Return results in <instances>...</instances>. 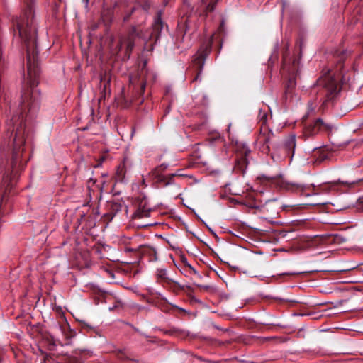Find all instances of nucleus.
Listing matches in <instances>:
<instances>
[{
    "label": "nucleus",
    "mask_w": 363,
    "mask_h": 363,
    "mask_svg": "<svg viewBox=\"0 0 363 363\" xmlns=\"http://www.w3.org/2000/svg\"><path fill=\"white\" fill-rule=\"evenodd\" d=\"M337 183H342V184H345V182L338 181V182H337Z\"/></svg>",
    "instance_id": "c756f323"
},
{
    "label": "nucleus",
    "mask_w": 363,
    "mask_h": 363,
    "mask_svg": "<svg viewBox=\"0 0 363 363\" xmlns=\"http://www.w3.org/2000/svg\"><path fill=\"white\" fill-rule=\"evenodd\" d=\"M316 85L325 89L327 101L332 100L338 92L337 81L331 75L330 71L317 80Z\"/></svg>",
    "instance_id": "20e7f679"
},
{
    "label": "nucleus",
    "mask_w": 363,
    "mask_h": 363,
    "mask_svg": "<svg viewBox=\"0 0 363 363\" xmlns=\"http://www.w3.org/2000/svg\"><path fill=\"white\" fill-rule=\"evenodd\" d=\"M33 1L24 0L26 8L23 14L17 21L19 35L26 48L28 79L30 88L37 86L38 84V78L40 74L36 29L33 26L34 18Z\"/></svg>",
    "instance_id": "f257e3e1"
},
{
    "label": "nucleus",
    "mask_w": 363,
    "mask_h": 363,
    "mask_svg": "<svg viewBox=\"0 0 363 363\" xmlns=\"http://www.w3.org/2000/svg\"><path fill=\"white\" fill-rule=\"evenodd\" d=\"M298 61L294 60L291 67H288L285 64L283 66V70H286L291 77H289L286 84V91L291 92L296 86L295 78L294 74L298 72Z\"/></svg>",
    "instance_id": "0eeeda50"
},
{
    "label": "nucleus",
    "mask_w": 363,
    "mask_h": 363,
    "mask_svg": "<svg viewBox=\"0 0 363 363\" xmlns=\"http://www.w3.org/2000/svg\"><path fill=\"white\" fill-rule=\"evenodd\" d=\"M343 301H340V304H342Z\"/></svg>",
    "instance_id": "72a5a7b5"
},
{
    "label": "nucleus",
    "mask_w": 363,
    "mask_h": 363,
    "mask_svg": "<svg viewBox=\"0 0 363 363\" xmlns=\"http://www.w3.org/2000/svg\"><path fill=\"white\" fill-rule=\"evenodd\" d=\"M118 104L123 107H127L130 104V103L125 98L123 89L121 91V96L118 99Z\"/></svg>",
    "instance_id": "6ab92c4d"
},
{
    "label": "nucleus",
    "mask_w": 363,
    "mask_h": 363,
    "mask_svg": "<svg viewBox=\"0 0 363 363\" xmlns=\"http://www.w3.org/2000/svg\"><path fill=\"white\" fill-rule=\"evenodd\" d=\"M264 325H274L273 323H264Z\"/></svg>",
    "instance_id": "7c9ffc66"
},
{
    "label": "nucleus",
    "mask_w": 363,
    "mask_h": 363,
    "mask_svg": "<svg viewBox=\"0 0 363 363\" xmlns=\"http://www.w3.org/2000/svg\"><path fill=\"white\" fill-rule=\"evenodd\" d=\"M335 55L338 58V64H340V65L341 66V64L343 62L345 59L347 57L349 54L346 50H342L336 51Z\"/></svg>",
    "instance_id": "a211bd4d"
},
{
    "label": "nucleus",
    "mask_w": 363,
    "mask_h": 363,
    "mask_svg": "<svg viewBox=\"0 0 363 363\" xmlns=\"http://www.w3.org/2000/svg\"><path fill=\"white\" fill-rule=\"evenodd\" d=\"M146 65L147 62L144 61L137 73L130 76V83L135 87L138 86L140 88V95L144 93L146 86V79L148 74Z\"/></svg>",
    "instance_id": "39448f33"
},
{
    "label": "nucleus",
    "mask_w": 363,
    "mask_h": 363,
    "mask_svg": "<svg viewBox=\"0 0 363 363\" xmlns=\"http://www.w3.org/2000/svg\"><path fill=\"white\" fill-rule=\"evenodd\" d=\"M359 200L361 201V202H363V197L362 199H359Z\"/></svg>",
    "instance_id": "2f4dec72"
},
{
    "label": "nucleus",
    "mask_w": 363,
    "mask_h": 363,
    "mask_svg": "<svg viewBox=\"0 0 363 363\" xmlns=\"http://www.w3.org/2000/svg\"><path fill=\"white\" fill-rule=\"evenodd\" d=\"M314 157H316L314 160H311V162L314 165H318L323 162L325 160H327L328 156L325 154L321 153L320 152H317L315 154H314Z\"/></svg>",
    "instance_id": "2eb2a0df"
},
{
    "label": "nucleus",
    "mask_w": 363,
    "mask_h": 363,
    "mask_svg": "<svg viewBox=\"0 0 363 363\" xmlns=\"http://www.w3.org/2000/svg\"><path fill=\"white\" fill-rule=\"evenodd\" d=\"M163 28V23L161 20L160 13H157V18L152 26V32L151 34L152 38H155L157 40L160 36V32Z\"/></svg>",
    "instance_id": "f8f14e48"
},
{
    "label": "nucleus",
    "mask_w": 363,
    "mask_h": 363,
    "mask_svg": "<svg viewBox=\"0 0 363 363\" xmlns=\"http://www.w3.org/2000/svg\"><path fill=\"white\" fill-rule=\"evenodd\" d=\"M150 212V208L147 206V201L145 199H142L139 201L138 209L133 214L134 218H141L148 217Z\"/></svg>",
    "instance_id": "1a4fd4ad"
},
{
    "label": "nucleus",
    "mask_w": 363,
    "mask_h": 363,
    "mask_svg": "<svg viewBox=\"0 0 363 363\" xmlns=\"http://www.w3.org/2000/svg\"><path fill=\"white\" fill-rule=\"evenodd\" d=\"M321 240H322V238H314L313 240H312L311 241V243L309 244V246L310 247L316 246V245H318L320 243V242Z\"/></svg>",
    "instance_id": "412c9836"
},
{
    "label": "nucleus",
    "mask_w": 363,
    "mask_h": 363,
    "mask_svg": "<svg viewBox=\"0 0 363 363\" xmlns=\"http://www.w3.org/2000/svg\"><path fill=\"white\" fill-rule=\"evenodd\" d=\"M150 8V5L148 4H145L143 6V9L145 10V11H147L148 9Z\"/></svg>",
    "instance_id": "bb28decb"
},
{
    "label": "nucleus",
    "mask_w": 363,
    "mask_h": 363,
    "mask_svg": "<svg viewBox=\"0 0 363 363\" xmlns=\"http://www.w3.org/2000/svg\"><path fill=\"white\" fill-rule=\"evenodd\" d=\"M263 118H264V119H266L267 116H266V115H264V116H263Z\"/></svg>",
    "instance_id": "473e14b6"
},
{
    "label": "nucleus",
    "mask_w": 363,
    "mask_h": 363,
    "mask_svg": "<svg viewBox=\"0 0 363 363\" xmlns=\"http://www.w3.org/2000/svg\"><path fill=\"white\" fill-rule=\"evenodd\" d=\"M272 138V133H271L270 131L267 128L264 130L262 129L258 140L260 143H263L262 151L269 150V145L271 144Z\"/></svg>",
    "instance_id": "9d476101"
},
{
    "label": "nucleus",
    "mask_w": 363,
    "mask_h": 363,
    "mask_svg": "<svg viewBox=\"0 0 363 363\" xmlns=\"http://www.w3.org/2000/svg\"><path fill=\"white\" fill-rule=\"evenodd\" d=\"M295 146H296V138L294 135H291L285 141L284 147L287 151H289V152L292 151V153H294V150L295 148Z\"/></svg>",
    "instance_id": "4468645a"
},
{
    "label": "nucleus",
    "mask_w": 363,
    "mask_h": 363,
    "mask_svg": "<svg viewBox=\"0 0 363 363\" xmlns=\"http://www.w3.org/2000/svg\"><path fill=\"white\" fill-rule=\"evenodd\" d=\"M122 208V204L120 202L118 201H113L110 203V210H111V219L113 218V216L119 211Z\"/></svg>",
    "instance_id": "dca6fc26"
},
{
    "label": "nucleus",
    "mask_w": 363,
    "mask_h": 363,
    "mask_svg": "<svg viewBox=\"0 0 363 363\" xmlns=\"http://www.w3.org/2000/svg\"><path fill=\"white\" fill-rule=\"evenodd\" d=\"M166 273L164 270H160L159 272L158 276L162 279H165Z\"/></svg>",
    "instance_id": "393cba45"
},
{
    "label": "nucleus",
    "mask_w": 363,
    "mask_h": 363,
    "mask_svg": "<svg viewBox=\"0 0 363 363\" xmlns=\"http://www.w3.org/2000/svg\"><path fill=\"white\" fill-rule=\"evenodd\" d=\"M134 47V38L133 34L128 37H121L117 41H111L110 45L111 53L118 56L123 60L129 59Z\"/></svg>",
    "instance_id": "f03ea898"
},
{
    "label": "nucleus",
    "mask_w": 363,
    "mask_h": 363,
    "mask_svg": "<svg viewBox=\"0 0 363 363\" xmlns=\"http://www.w3.org/2000/svg\"><path fill=\"white\" fill-rule=\"evenodd\" d=\"M48 340L49 341L50 345H52V346L55 345V343L52 339L50 340L48 338Z\"/></svg>",
    "instance_id": "cd10ccee"
},
{
    "label": "nucleus",
    "mask_w": 363,
    "mask_h": 363,
    "mask_svg": "<svg viewBox=\"0 0 363 363\" xmlns=\"http://www.w3.org/2000/svg\"><path fill=\"white\" fill-rule=\"evenodd\" d=\"M28 96H25V98H24V101H23V103H26V100H27V98H28ZM26 103L28 104V106L29 105V103L28 101H26Z\"/></svg>",
    "instance_id": "c85d7f7f"
},
{
    "label": "nucleus",
    "mask_w": 363,
    "mask_h": 363,
    "mask_svg": "<svg viewBox=\"0 0 363 363\" xmlns=\"http://www.w3.org/2000/svg\"><path fill=\"white\" fill-rule=\"evenodd\" d=\"M23 130L22 127L18 128L16 131V135L13 139V151L12 155L11 167L14 169L15 166L18 164L21 156V147L24 143Z\"/></svg>",
    "instance_id": "423d86ee"
},
{
    "label": "nucleus",
    "mask_w": 363,
    "mask_h": 363,
    "mask_svg": "<svg viewBox=\"0 0 363 363\" xmlns=\"http://www.w3.org/2000/svg\"><path fill=\"white\" fill-rule=\"evenodd\" d=\"M67 363H82L81 362H79L77 359L76 358H72L69 360V362Z\"/></svg>",
    "instance_id": "a878e982"
},
{
    "label": "nucleus",
    "mask_w": 363,
    "mask_h": 363,
    "mask_svg": "<svg viewBox=\"0 0 363 363\" xmlns=\"http://www.w3.org/2000/svg\"><path fill=\"white\" fill-rule=\"evenodd\" d=\"M250 151L249 150H243L240 153V157L237 159L236 168L239 169L242 172H244L247 164V156L250 155Z\"/></svg>",
    "instance_id": "9b49d317"
},
{
    "label": "nucleus",
    "mask_w": 363,
    "mask_h": 363,
    "mask_svg": "<svg viewBox=\"0 0 363 363\" xmlns=\"http://www.w3.org/2000/svg\"><path fill=\"white\" fill-rule=\"evenodd\" d=\"M167 166L164 164H162L157 167H155L152 172L151 174L154 177V178L157 179V182L161 183L163 186H166L169 184H172V182L170 180H167V177L162 176L161 174L167 169Z\"/></svg>",
    "instance_id": "6e6552de"
},
{
    "label": "nucleus",
    "mask_w": 363,
    "mask_h": 363,
    "mask_svg": "<svg viewBox=\"0 0 363 363\" xmlns=\"http://www.w3.org/2000/svg\"><path fill=\"white\" fill-rule=\"evenodd\" d=\"M319 130H320V128H319L318 125H316V121H315L313 124H311V125H308L307 127H306V128L304 130V135L306 136H312V135L317 134Z\"/></svg>",
    "instance_id": "ddd939ff"
},
{
    "label": "nucleus",
    "mask_w": 363,
    "mask_h": 363,
    "mask_svg": "<svg viewBox=\"0 0 363 363\" xmlns=\"http://www.w3.org/2000/svg\"><path fill=\"white\" fill-rule=\"evenodd\" d=\"M215 6V3H209L206 6V10L209 12L213 11Z\"/></svg>",
    "instance_id": "5701e85b"
},
{
    "label": "nucleus",
    "mask_w": 363,
    "mask_h": 363,
    "mask_svg": "<svg viewBox=\"0 0 363 363\" xmlns=\"http://www.w3.org/2000/svg\"><path fill=\"white\" fill-rule=\"evenodd\" d=\"M213 43V37L206 44H203L197 53L195 55V57L193 60V65L196 72V74L194 79V81L198 80L199 77L202 71L205 60L211 51V47Z\"/></svg>",
    "instance_id": "7ed1b4c3"
},
{
    "label": "nucleus",
    "mask_w": 363,
    "mask_h": 363,
    "mask_svg": "<svg viewBox=\"0 0 363 363\" xmlns=\"http://www.w3.org/2000/svg\"><path fill=\"white\" fill-rule=\"evenodd\" d=\"M134 11H135V8L133 7L131 9V10L129 13H128L127 14L125 15V16L123 18L124 21H128L130 18L131 14L133 13Z\"/></svg>",
    "instance_id": "4be33fe9"
},
{
    "label": "nucleus",
    "mask_w": 363,
    "mask_h": 363,
    "mask_svg": "<svg viewBox=\"0 0 363 363\" xmlns=\"http://www.w3.org/2000/svg\"><path fill=\"white\" fill-rule=\"evenodd\" d=\"M117 357H118L119 359H123V358H125V359H128V357H125V356H124V354H123V352H122V351H118V352Z\"/></svg>",
    "instance_id": "b1692460"
},
{
    "label": "nucleus",
    "mask_w": 363,
    "mask_h": 363,
    "mask_svg": "<svg viewBox=\"0 0 363 363\" xmlns=\"http://www.w3.org/2000/svg\"><path fill=\"white\" fill-rule=\"evenodd\" d=\"M185 176H186L185 174H182V173L181 172V170H178V171H177V172H176V173H174V174H169V175L168 176V179H167V180H170V181L172 182V183H173V180H172V179H173V178H174V177H185Z\"/></svg>",
    "instance_id": "aec40b11"
},
{
    "label": "nucleus",
    "mask_w": 363,
    "mask_h": 363,
    "mask_svg": "<svg viewBox=\"0 0 363 363\" xmlns=\"http://www.w3.org/2000/svg\"><path fill=\"white\" fill-rule=\"evenodd\" d=\"M316 125H318L320 130H325L326 131H331L332 125L330 124L325 123L321 118L316 120Z\"/></svg>",
    "instance_id": "f3484780"
}]
</instances>
